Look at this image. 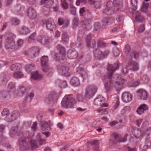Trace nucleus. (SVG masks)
Returning a JSON list of instances; mask_svg holds the SVG:
<instances>
[{"mask_svg": "<svg viewBox=\"0 0 151 151\" xmlns=\"http://www.w3.org/2000/svg\"><path fill=\"white\" fill-rule=\"evenodd\" d=\"M21 66L19 64H16L12 65L10 69L12 70L15 71L16 70L20 69Z\"/></svg>", "mask_w": 151, "mask_h": 151, "instance_id": "f704fd0d", "label": "nucleus"}, {"mask_svg": "<svg viewBox=\"0 0 151 151\" xmlns=\"http://www.w3.org/2000/svg\"><path fill=\"white\" fill-rule=\"evenodd\" d=\"M39 51L40 50L37 47H32L30 49L28 52H24V53L26 55H30L31 56L34 57L36 55H38Z\"/></svg>", "mask_w": 151, "mask_h": 151, "instance_id": "9b49d317", "label": "nucleus"}, {"mask_svg": "<svg viewBox=\"0 0 151 151\" xmlns=\"http://www.w3.org/2000/svg\"><path fill=\"white\" fill-rule=\"evenodd\" d=\"M127 135V134H126L122 138L121 136L119 134L114 133L113 134V137L116 141L119 142H122L126 141Z\"/></svg>", "mask_w": 151, "mask_h": 151, "instance_id": "2eb2a0df", "label": "nucleus"}, {"mask_svg": "<svg viewBox=\"0 0 151 151\" xmlns=\"http://www.w3.org/2000/svg\"><path fill=\"white\" fill-rule=\"evenodd\" d=\"M118 123V122L116 121H113L109 123L111 127H113L114 126L115 124H117Z\"/></svg>", "mask_w": 151, "mask_h": 151, "instance_id": "bf43d9fd", "label": "nucleus"}, {"mask_svg": "<svg viewBox=\"0 0 151 151\" xmlns=\"http://www.w3.org/2000/svg\"><path fill=\"white\" fill-rule=\"evenodd\" d=\"M128 70L127 66H125L122 68V72L124 74H126L128 73Z\"/></svg>", "mask_w": 151, "mask_h": 151, "instance_id": "864d4df0", "label": "nucleus"}, {"mask_svg": "<svg viewBox=\"0 0 151 151\" xmlns=\"http://www.w3.org/2000/svg\"><path fill=\"white\" fill-rule=\"evenodd\" d=\"M132 97L131 94L128 93L124 92L122 96V99L125 102H128L132 99Z\"/></svg>", "mask_w": 151, "mask_h": 151, "instance_id": "f3484780", "label": "nucleus"}, {"mask_svg": "<svg viewBox=\"0 0 151 151\" xmlns=\"http://www.w3.org/2000/svg\"><path fill=\"white\" fill-rule=\"evenodd\" d=\"M132 132L135 138H138L142 137H144L146 139H148L151 133V127L142 131L140 134V131L136 127L133 129Z\"/></svg>", "mask_w": 151, "mask_h": 151, "instance_id": "7ed1b4c3", "label": "nucleus"}, {"mask_svg": "<svg viewBox=\"0 0 151 151\" xmlns=\"http://www.w3.org/2000/svg\"><path fill=\"white\" fill-rule=\"evenodd\" d=\"M70 83L74 87L78 86L80 85L79 80L76 77H74L72 78L70 81Z\"/></svg>", "mask_w": 151, "mask_h": 151, "instance_id": "a878e982", "label": "nucleus"}, {"mask_svg": "<svg viewBox=\"0 0 151 151\" xmlns=\"http://www.w3.org/2000/svg\"><path fill=\"white\" fill-rule=\"evenodd\" d=\"M13 34L9 35L8 37L6 40V43L5 44V46L7 48H12V47L15 45V42L14 40V37Z\"/></svg>", "mask_w": 151, "mask_h": 151, "instance_id": "9d476101", "label": "nucleus"}, {"mask_svg": "<svg viewBox=\"0 0 151 151\" xmlns=\"http://www.w3.org/2000/svg\"><path fill=\"white\" fill-rule=\"evenodd\" d=\"M119 97L116 98V104L114 105L112 109V111H114L115 109L117 108L119 104Z\"/></svg>", "mask_w": 151, "mask_h": 151, "instance_id": "de8ad7c7", "label": "nucleus"}, {"mask_svg": "<svg viewBox=\"0 0 151 151\" xmlns=\"http://www.w3.org/2000/svg\"><path fill=\"white\" fill-rule=\"evenodd\" d=\"M148 4L145 2H143L142 6L141 8V10L144 12H146L148 9Z\"/></svg>", "mask_w": 151, "mask_h": 151, "instance_id": "58836bf2", "label": "nucleus"}, {"mask_svg": "<svg viewBox=\"0 0 151 151\" xmlns=\"http://www.w3.org/2000/svg\"><path fill=\"white\" fill-rule=\"evenodd\" d=\"M128 64L132 70L135 71L137 70L138 69V63L133 60L132 59L129 62Z\"/></svg>", "mask_w": 151, "mask_h": 151, "instance_id": "412c9836", "label": "nucleus"}, {"mask_svg": "<svg viewBox=\"0 0 151 151\" xmlns=\"http://www.w3.org/2000/svg\"><path fill=\"white\" fill-rule=\"evenodd\" d=\"M72 51L71 50H68V54L70 53L71 54V57H72V58H76L77 56V53L75 52H72L71 51Z\"/></svg>", "mask_w": 151, "mask_h": 151, "instance_id": "a18cd8bd", "label": "nucleus"}, {"mask_svg": "<svg viewBox=\"0 0 151 151\" xmlns=\"http://www.w3.org/2000/svg\"><path fill=\"white\" fill-rule=\"evenodd\" d=\"M106 44L101 41H99L98 42V46L100 47H103L105 46Z\"/></svg>", "mask_w": 151, "mask_h": 151, "instance_id": "3c124183", "label": "nucleus"}, {"mask_svg": "<svg viewBox=\"0 0 151 151\" xmlns=\"http://www.w3.org/2000/svg\"><path fill=\"white\" fill-rule=\"evenodd\" d=\"M107 109H98L97 110V111L98 113H100L101 112H102V114H104V113L105 112H106L107 111Z\"/></svg>", "mask_w": 151, "mask_h": 151, "instance_id": "13d9d810", "label": "nucleus"}, {"mask_svg": "<svg viewBox=\"0 0 151 151\" xmlns=\"http://www.w3.org/2000/svg\"><path fill=\"white\" fill-rule=\"evenodd\" d=\"M73 22L74 26H77L78 23V18L76 17L73 20Z\"/></svg>", "mask_w": 151, "mask_h": 151, "instance_id": "5fc2aeb1", "label": "nucleus"}, {"mask_svg": "<svg viewBox=\"0 0 151 151\" xmlns=\"http://www.w3.org/2000/svg\"><path fill=\"white\" fill-rule=\"evenodd\" d=\"M52 124L50 123V121L49 122L43 121L41 123V129L43 131L47 130L48 128H50Z\"/></svg>", "mask_w": 151, "mask_h": 151, "instance_id": "6ab92c4d", "label": "nucleus"}, {"mask_svg": "<svg viewBox=\"0 0 151 151\" xmlns=\"http://www.w3.org/2000/svg\"><path fill=\"white\" fill-rule=\"evenodd\" d=\"M41 76L39 75L37 72L32 74V77L34 80H40L41 78Z\"/></svg>", "mask_w": 151, "mask_h": 151, "instance_id": "2f4dec72", "label": "nucleus"}, {"mask_svg": "<svg viewBox=\"0 0 151 151\" xmlns=\"http://www.w3.org/2000/svg\"><path fill=\"white\" fill-rule=\"evenodd\" d=\"M42 134L45 135L46 137H49L50 134V132H43L42 133Z\"/></svg>", "mask_w": 151, "mask_h": 151, "instance_id": "69168bd1", "label": "nucleus"}, {"mask_svg": "<svg viewBox=\"0 0 151 151\" xmlns=\"http://www.w3.org/2000/svg\"><path fill=\"white\" fill-rule=\"evenodd\" d=\"M21 32L24 35H26L29 32V30L26 27H23L22 28Z\"/></svg>", "mask_w": 151, "mask_h": 151, "instance_id": "c03bdc74", "label": "nucleus"}, {"mask_svg": "<svg viewBox=\"0 0 151 151\" xmlns=\"http://www.w3.org/2000/svg\"><path fill=\"white\" fill-rule=\"evenodd\" d=\"M64 68L65 69V70H64L63 69H62V75L66 76H68L70 74L68 72L69 69L68 67H65Z\"/></svg>", "mask_w": 151, "mask_h": 151, "instance_id": "e433bc0d", "label": "nucleus"}, {"mask_svg": "<svg viewBox=\"0 0 151 151\" xmlns=\"http://www.w3.org/2000/svg\"><path fill=\"white\" fill-rule=\"evenodd\" d=\"M109 53L108 51L102 52L101 51L96 50L95 52V56L99 59H102L107 56Z\"/></svg>", "mask_w": 151, "mask_h": 151, "instance_id": "4468645a", "label": "nucleus"}, {"mask_svg": "<svg viewBox=\"0 0 151 151\" xmlns=\"http://www.w3.org/2000/svg\"><path fill=\"white\" fill-rule=\"evenodd\" d=\"M132 9L133 11H135L137 8V0H132L131 1Z\"/></svg>", "mask_w": 151, "mask_h": 151, "instance_id": "473e14b6", "label": "nucleus"}, {"mask_svg": "<svg viewBox=\"0 0 151 151\" xmlns=\"http://www.w3.org/2000/svg\"><path fill=\"white\" fill-rule=\"evenodd\" d=\"M138 95L141 99L146 100L148 97V94L146 91L143 89H140L137 91Z\"/></svg>", "mask_w": 151, "mask_h": 151, "instance_id": "dca6fc26", "label": "nucleus"}, {"mask_svg": "<svg viewBox=\"0 0 151 151\" xmlns=\"http://www.w3.org/2000/svg\"><path fill=\"white\" fill-rule=\"evenodd\" d=\"M24 76L23 73L21 71H17L14 73L13 76L14 78L19 79L22 78Z\"/></svg>", "mask_w": 151, "mask_h": 151, "instance_id": "cd10ccee", "label": "nucleus"}, {"mask_svg": "<svg viewBox=\"0 0 151 151\" xmlns=\"http://www.w3.org/2000/svg\"><path fill=\"white\" fill-rule=\"evenodd\" d=\"M120 9L119 4H114L112 9H110L109 11V14H111L114 13H115L118 11Z\"/></svg>", "mask_w": 151, "mask_h": 151, "instance_id": "b1692460", "label": "nucleus"}, {"mask_svg": "<svg viewBox=\"0 0 151 151\" xmlns=\"http://www.w3.org/2000/svg\"><path fill=\"white\" fill-rule=\"evenodd\" d=\"M57 48L59 51V55L61 57H65V50L64 47L60 45H58L57 47Z\"/></svg>", "mask_w": 151, "mask_h": 151, "instance_id": "4be33fe9", "label": "nucleus"}, {"mask_svg": "<svg viewBox=\"0 0 151 151\" xmlns=\"http://www.w3.org/2000/svg\"><path fill=\"white\" fill-rule=\"evenodd\" d=\"M116 63L109 64L108 67V73L104 78L105 88L107 91H109L113 87L116 88L118 90H120L119 87L125 82V80L121 77H118L117 81L114 83L112 81V77L115 70L118 67Z\"/></svg>", "mask_w": 151, "mask_h": 151, "instance_id": "f257e3e1", "label": "nucleus"}, {"mask_svg": "<svg viewBox=\"0 0 151 151\" xmlns=\"http://www.w3.org/2000/svg\"><path fill=\"white\" fill-rule=\"evenodd\" d=\"M36 36V34L34 33L32 34L28 39V42L29 43L33 42L35 40V37Z\"/></svg>", "mask_w": 151, "mask_h": 151, "instance_id": "37998d69", "label": "nucleus"}, {"mask_svg": "<svg viewBox=\"0 0 151 151\" xmlns=\"http://www.w3.org/2000/svg\"><path fill=\"white\" fill-rule=\"evenodd\" d=\"M76 103V101L71 95H67L63 98L61 104L63 107L67 109L73 108Z\"/></svg>", "mask_w": 151, "mask_h": 151, "instance_id": "f03ea898", "label": "nucleus"}, {"mask_svg": "<svg viewBox=\"0 0 151 151\" xmlns=\"http://www.w3.org/2000/svg\"><path fill=\"white\" fill-rule=\"evenodd\" d=\"M29 133L26 132V133L22 134L20 136V138L19 140V145L21 147L25 143L26 140V138L28 137Z\"/></svg>", "mask_w": 151, "mask_h": 151, "instance_id": "ddd939ff", "label": "nucleus"}, {"mask_svg": "<svg viewBox=\"0 0 151 151\" xmlns=\"http://www.w3.org/2000/svg\"><path fill=\"white\" fill-rule=\"evenodd\" d=\"M105 99L103 96H99L94 100V103L95 105L98 106H102L105 107H107L108 106V104L105 103Z\"/></svg>", "mask_w": 151, "mask_h": 151, "instance_id": "1a4fd4ad", "label": "nucleus"}, {"mask_svg": "<svg viewBox=\"0 0 151 151\" xmlns=\"http://www.w3.org/2000/svg\"><path fill=\"white\" fill-rule=\"evenodd\" d=\"M54 96H51L50 95L49 97V99L48 100L50 102H53V101H56V99H54Z\"/></svg>", "mask_w": 151, "mask_h": 151, "instance_id": "052dcab7", "label": "nucleus"}, {"mask_svg": "<svg viewBox=\"0 0 151 151\" xmlns=\"http://www.w3.org/2000/svg\"><path fill=\"white\" fill-rule=\"evenodd\" d=\"M59 84V86L61 88H65L67 85L66 82L64 81H63L60 82Z\"/></svg>", "mask_w": 151, "mask_h": 151, "instance_id": "09e8293b", "label": "nucleus"}, {"mask_svg": "<svg viewBox=\"0 0 151 151\" xmlns=\"http://www.w3.org/2000/svg\"><path fill=\"white\" fill-rule=\"evenodd\" d=\"M49 37L47 36H39L37 38V40L44 45L48 44L49 42Z\"/></svg>", "mask_w": 151, "mask_h": 151, "instance_id": "aec40b11", "label": "nucleus"}, {"mask_svg": "<svg viewBox=\"0 0 151 151\" xmlns=\"http://www.w3.org/2000/svg\"><path fill=\"white\" fill-rule=\"evenodd\" d=\"M145 28L144 25H141L139 27L138 30V32L139 33H141L143 32L145 30Z\"/></svg>", "mask_w": 151, "mask_h": 151, "instance_id": "603ef678", "label": "nucleus"}, {"mask_svg": "<svg viewBox=\"0 0 151 151\" xmlns=\"http://www.w3.org/2000/svg\"><path fill=\"white\" fill-rule=\"evenodd\" d=\"M114 5L113 3L111 1L108 2L106 4V8L103 10V13L107 14H109L110 9H112Z\"/></svg>", "mask_w": 151, "mask_h": 151, "instance_id": "a211bd4d", "label": "nucleus"}, {"mask_svg": "<svg viewBox=\"0 0 151 151\" xmlns=\"http://www.w3.org/2000/svg\"><path fill=\"white\" fill-rule=\"evenodd\" d=\"M13 0H7L6 3V6H9L12 3Z\"/></svg>", "mask_w": 151, "mask_h": 151, "instance_id": "338daca9", "label": "nucleus"}, {"mask_svg": "<svg viewBox=\"0 0 151 151\" xmlns=\"http://www.w3.org/2000/svg\"><path fill=\"white\" fill-rule=\"evenodd\" d=\"M88 1L90 4H94L96 8H100L101 5L100 2L96 1L95 0H88Z\"/></svg>", "mask_w": 151, "mask_h": 151, "instance_id": "7c9ffc66", "label": "nucleus"}, {"mask_svg": "<svg viewBox=\"0 0 151 151\" xmlns=\"http://www.w3.org/2000/svg\"><path fill=\"white\" fill-rule=\"evenodd\" d=\"M27 14L29 17L32 19H34L36 18L35 11L34 9L31 7L29 8L27 11Z\"/></svg>", "mask_w": 151, "mask_h": 151, "instance_id": "f8f14e48", "label": "nucleus"}, {"mask_svg": "<svg viewBox=\"0 0 151 151\" xmlns=\"http://www.w3.org/2000/svg\"><path fill=\"white\" fill-rule=\"evenodd\" d=\"M8 88L9 92H14L15 91V85L14 83L11 82L9 83Z\"/></svg>", "mask_w": 151, "mask_h": 151, "instance_id": "c85d7f7f", "label": "nucleus"}, {"mask_svg": "<svg viewBox=\"0 0 151 151\" xmlns=\"http://www.w3.org/2000/svg\"><path fill=\"white\" fill-rule=\"evenodd\" d=\"M114 20L112 18L106 19L103 20L104 25H106L109 24H111L113 23Z\"/></svg>", "mask_w": 151, "mask_h": 151, "instance_id": "c756f323", "label": "nucleus"}, {"mask_svg": "<svg viewBox=\"0 0 151 151\" xmlns=\"http://www.w3.org/2000/svg\"><path fill=\"white\" fill-rule=\"evenodd\" d=\"M35 69V66L32 65H27L26 66V71L29 73L31 72L32 70H34Z\"/></svg>", "mask_w": 151, "mask_h": 151, "instance_id": "72a5a7b5", "label": "nucleus"}, {"mask_svg": "<svg viewBox=\"0 0 151 151\" xmlns=\"http://www.w3.org/2000/svg\"><path fill=\"white\" fill-rule=\"evenodd\" d=\"M42 22L46 25L48 29L52 31L55 28V25L53 20L51 18H49L47 20L42 21Z\"/></svg>", "mask_w": 151, "mask_h": 151, "instance_id": "6e6552de", "label": "nucleus"}, {"mask_svg": "<svg viewBox=\"0 0 151 151\" xmlns=\"http://www.w3.org/2000/svg\"><path fill=\"white\" fill-rule=\"evenodd\" d=\"M77 70L78 72L79 73L82 77L84 78L87 76V73L82 67H79Z\"/></svg>", "mask_w": 151, "mask_h": 151, "instance_id": "bb28decb", "label": "nucleus"}, {"mask_svg": "<svg viewBox=\"0 0 151 151\" xmlns=\"http://www.w3.org/2000/svg\"><path fill=\"white\" fill-rule=\"evenodd\" d=\"M97 90L96 86L91 85L88 86L85 90L84 98L89 99L92 97L95 94Z\"/></svg>", "mask_w": 151, "mask_h": 151, "instance_id": "39448f33", "label": "nucleus"}, {"mask_svg": "<svg viewBox=\"0 0 151 151\" xmlns=\"http://www.w3.org/2000/svg\"><path fill=\"white\" fill-rule=\"evenodd\" d=\"M135 19L137 22H142L144 20L143 17L141 15L140 12L139 11L136 12Z\"/></svg>", "mask_w": 151, "mask_h": 151, "instance_id": "393cba45", "label": "nucleus"}, {"mask_svg": "<svg viewBox=\"0 0 151 151\" xmlns=\"http://www.w3.org/2000/svg\"><path fill=\"white\" fill-rule=\"evenodd\" d=\"M58 24L60 25H62L64 23L63 20V19H58Z\"/></svg>", "mask_w": 151, "mask_h": 151, "instance_id": "774afa93", "label": "nucleus"}, {"mask_svg": "<svg viewBox=\"0 0 151 151\" xmlns=\"http://www.w3.org/2000/svg\"><path fill=\"white\" fill-rule=\"evenodd\" d=\"M9 110L7 109H5L3 110V111L2 112L1 114L2 116L6 115L9 113Z\"/></svg>", "mask_w": 151, "mask_h": 151, "instance_id": "6e6d98bb", "label": "nucleus"}, {"mask_svg": "<svg viewBox=\"0 0 151 151\" xmlns=\"http://www.w3.org/2000/svg\"><path fill=\"white\" fill-rule=\"evenodd\" d=\"M20 91L21 92V93L23 94L25 92V88L23 87H20Z\"/></svg>", "mask_w": 151, "mask_h": 151, "instance_id": "680f3d73", "label": "nucleus"}, {"mask_svg": "<svg viewBox=\"0 0 151 151\" xmlns=\"http://www.w3.org/2000/svg\"><path fill=\"white\" fill-rule=\"evenodd\" d=\"M124 51L126 54L128 56H131V58H132V56H133L134 58L136 59L139 56V52L136 51H132L131 52V47L128 45L126 46Z\"/></svg>", "mask_w": 151, "mask_h": 151, "instance_id": "0eeeda50", "label": "nucleus"}, {"mask_svg": "<svg viewBox=\"0 0 151 151\" xmlns=\"http://www.w3.org/2000/svg\"><path fill=\"white\" fill-rule=\"evenodd\" d=\"M18 129V127H17L12 128L10 132V135L11 137H12L14 135Z\"/></svg>", "mask_w": 151, "mask_h": 151, "instance_id": "ea45409f", "label": "nucleus"}, {"mask_svg": "<svg viewBox=\"0 0 151 151\" xmlns=\"http://www.w3.org/2000/svg\"><path fill=\"white\" fill-rule=\"evenodd\" d=\"M48 61V58L47 56H44L41 58L42 69L43 72L47 75H49L51 73V69L47 64Z\"/></svg>", "mask_w": 151, "mask_h": 151, "instance_id": "20e7f679", "label": "nucleus"}, {"mask_svg": "<svg viewBox=\"0 0 151 151\" xmlns=\"http://www.w3.org/2000/svg\"><path fill=\"white\" fill-rule=\"evenodd\" d=\"M62 37L63 41L64 42H66L68 41L69 38L66 32H63L62 35Z\"/></svg>", "mask_w": 151, "mask_h": 151, "instance_id": "4c0bfd02", "label": "nucleus"}, {"mask_svg": "<svg viewBox=\"0 0 151 151\" xmlns=\"http://www.w3.org/2000/svg\"><path fill=\"white\" fill-rule=\"evenodd\" d=\"M123 17L121 15H118L117 16L116 20L118 22H121L123 20Z\"/></svg>", "mask_w": 151, "mask_h": 151, "instance_id": "4d7b16f0", "label": "nucleus"}, {"mask_svg": "<svg viewBox=\"0 0 151 151\" xmlns=\"http://www.w3.org/2000/svg\"><path fill=\"white\" fill-rule=\"evenodd\" d=\"M37 140H31L30 141V144L32 149L36 148L38 147L37 142L40 145L44 144L45 143V140L41 138L40 135L39 134L36 136Z\"/></svg>", "mask_w": 151, "mask_h": 151, "instance_id": "423d86ee", "label": "nucleus"}, {"mask_svg": "<svg viewBox=\"0 0 151 151\" xmlns=\"http://www.w3.org/2000/svg\"><path fill=\"white\" fill-rule=\"evenodd\" d=\"M23 40H19L17 41V44L18 46H21L23 44Z\"/></svg>", "mask_w": 151, "mask_h": 151, "instance_id": "e2e57ef3", "label": "nucleus"}, {"mask_svg": "<svg viewBox=\"0 0 151 151\" xmlns=\"http://www.w3.org/2000/svg\"><path fill=\"white\" fill-rule=\"evenodd\" d=\"M19 115L18 112L17 111H14L10 116V117H13V119H9V120H7L8 122H11L13 120H15L17 118L18 116Z\"/></svg>", "mask_w": 151, "mask_h": 151, "instance_id": "c9c22d12", "label": "nucleus"}, {"mask_svg": "<svg viewBox=\"0 0 151 151\" xmlns=\"http://www.w3.org/2000/svg\"><path fill=\"white\" fill-rule=\"evenodd\" d=\"M91 38V37L90 35H89L87 36L86 38V45L88 47H90V40Z\"/></svg>", "mask_w": 151, "mask_h": 151, "instance_id": "79ce46f5", "label": "nucleus"}, {"mask_svg": "<svg viewBox=\"0 0 151 151\" xmlns=\"http://www.w3.org/2000/svg\"><path fill=\"white\" fill-rule=\"evenodd\" d=\"M70 12L71 14L75 15L76 13V8L72 4L70 6Z\"/></svg>", "mask_w": 151, "mask_h": 151, "instance_id": "a19ab883", "label": "nucleus"}, {"mask_svg": "<svg viewBox=\"0 0 151 151\" xmlns=\"http://www.w3.org/2000/svg\"><path fill=\"white\" fill-rule=\"evenodd\" d=\"M27 1L30 5H33L35 3V0H27Z\"/></svg>", "mask_w": 151, "mask_h": 151, "instance_id": "0e129e2a", "label": "nucleus"}, {"mask_svg": "<svg viewBox=\"0 0 151 151\" xmlns=\"http://www.w3.org/2000/svg\"><path fill=\"white\" fill-rule=\"evenodd\" d=\"M89 143L91 145L96 146L99 144V142L98 140H94L90 142Z\"/></svg>", "mask_w": 151, "mask_h": 151, "instance_id": "8fccbe9b", "label": "nucleus"}, {"mask_svg": "<svg viewBox=\"0 0 151 151\" xmlns=\"http://www.w3.org/2000/svg\"><path fill=\"white\" fill-rule=\"evenodd\" d=\"M12 24L14 25H17L20 23V21L18 19L14 18L12 19Z\"/></svg>", "mask_w": 151, "mask_h": 151, "instance_id": "49530a36", "label": "nucleus"}, {"mask_svg": "<svg viewBox=\"0 0 151 151\" xmlns=\"http://www.w3.org/2000/svg\"><path fill=\"white\" fill-rule=\"evenodd\" d=\"M147 109V107L146 105L142 104L140 106L136 111L137 113L139 114H141L143 113L144 111Z\"/></svg>", "mask_w": 151, "mask_h": 151, "instance_id": "5701e85b", "label": "nucleus"}]
</instances>
